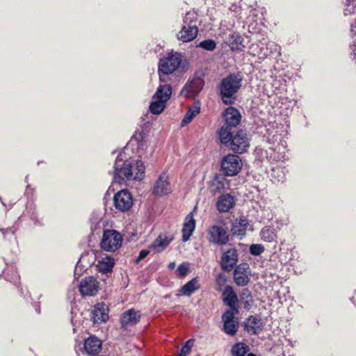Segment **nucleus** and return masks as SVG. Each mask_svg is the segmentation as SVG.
Wrapping results in <instances>:
<instances>
[{
	"label": "nucleus",
	"instance_id": "14",
	"mask_svg": "<svg viewBox=\"0 0 356 356\" xmlns=\"http://www.w3.org/2000/svg\"><path fill=\"white\" fill-rule=\"evenodd\" d=\"M171 191L172 188L168 181V175L165 172H163L156 181L152 193L157 196H163L168 195Z\"/></svg>",
	"mask_w": 356,
	"mask_h": 356
},
{
	"label": "nucleus",
	"instance_id": "45",
	"mask_svg": "<svg viewBox=\"0 0 356 356\" xmlns=\"http://www.w3.org/2000/svg\"><path fill=\"white\" fill-rule=\"evenodd\" d=\"M6 279L9 282H13L14 284L16 286L19 283V276L18 275L17 273L15 271H13V273L11 275H7Z\"/></svg>",
	"mask_w": 356,
	"mask_h": 356
},
{
	"label": "nucleus",
	"instance_id": "40",
	"mask_svg": "<svg viewBox=\"0 0 356 356\" xmlns=\"http://www.w3.org/2000/svg\"><path fill=\"white\" fill-rule=\"evenodd\" d=\"M266 134L264 136L267 137L269 142L275 143L278 140L280 136L278 135V131L277 130H275L274 129H273V130L266 129Z\"/></svg>",
	"mask_w": 356,
	"mask_h": 356
},
{
	"label": "nucleus",
	"instance_id": "36",
	"mask_svg": "<svg viewBox=\"0 0 356 356\" xmlns=\"http://www.w3.org/2000/svg\"><path fill=\"white\" fill-rule=\"evenodd\" d=\"M247 352L248 347L243 343H237L232 348V353L234 356H245Z\"/></svg>",
	"mask_w": 356,
	"mask_h": 356
},
{
	"label": "nucleus",
	"instance_id": "18",
	"mask_svg": "<svg viewBox=\"0 0 356 356\" xmlns=\"http://www.w3.org/2000/svg\"><path fill=\"white\" fill-rule=\"evenodd\" d=\"M204 84L203 79L200 77H194L191 81H188L181 90L182 94L187 97H194L197 95L202 90Z\"/></svg>",
	"mask_w": 356,
	"mask_h": 356
},
{
	"label": "nucleus",
	"instance_id": "48",
	"mask_svg": "<svg viewBox=\"0 0 356 356\" xmlns=\"http://www.w3.org/2000/svg\"><path fill=\"white\" fill-rule=\"evenodd\" d=\"M267 49H270V53H273V51H277L280 49V47L273 42H269L267 44Z\"/></svg>",
	"mask_w": 356,
	"mask_h": 356
},
{
	"label": "nucleus",
	"instance_id": "5",
	"mask_svg": "<svg viewBox=\"0 0 356 356\" xmlns=\"http://www.w3.org/2000/svg\"><path fill=\"white\" fill-rule=\"evenodd\" d=\"M122 243V236L115 229L104 230L100 246L106 252H113L118 250Z\"/></svg>",
	"mask_w": 356,
	"mask_h": 356
},
{
	"label": "nucleus",
	"instance_id": "34",
	"mask_svg": "<svg viewBox=\"0 0 356 356\" xmlns=\"http://www.w3.org/2000/svg\"><path fill=\"white\" fill-rule=\"evenodd\" d=\"M228 185L227 179L221 176L216 177L212 183L213 191L220 193Z\"/></svg>",
	"mask_w": 356,
	"mask_h": 356
},
{
	"label": "nucleus",
	"instance_id": "37",
	"mask_svg": "<svg viewBox=\"0 0 356 356\" xmlns=\"http://www.w3.org/2000/svg\"><path fill=\"white\" fill-rule=\"evenodd\" d=\"M197 47H201L207 51H213L216 47V43L211 39L204 40L197 45Z\"/></svg>",
	"mask_w": 356,
	"mask_h": 356
},
{
	"label": "nucleus",
	"instance_id": "31",
	"mask_svg": "<svg viewBox=\"0 0 356 356\" xmlns=\"http://www.w3.org/2000/svg\"><path fill=\"white\" fill-rule=\"evenodd\" d=\"M243 38L238 33L234 32L230 34L228 38L229 46L233 51L242 50L245 47L243 44Z\"/></svg>",
	"mask_w": 356,
	"mask_h": 356
},
{
	"label": "nucleus",
	"instance_id": "46",
	"mask_svg": "<svg viewBox=\"0 0 356 356\" xmlns=\"http://www.w3.org/2000/svg\"><path fill=\"white\" fill-rule=\"evenodd\" d=\"M149 254V250H142L136 259L135 260V263L138 264L141 260L145 259Z\"/></svg>",
	"mask_w": 356,
	"mask_h": 356
},
{
	"label": "nucleus",
	"instance_id": "53",
	"mask_svg": "<svg viewBox=\"0 0 356 356\" xmlns=\"http://www.w3.org/2000/svg\"><path fill=\"white\" fill-rule=\"evenodd\" d=\"M0 200H1V197H0ZM1 202L2 204H3V205H4V202H3L2 201H1Z\"/></svg>",
	"mask_w": 356,
	"mask_h": 356
},
{
	"label": "nucleus",
	"instance_id": "19",
	"mask_svg": "<svg viewBox=\"0 0 356 356\" xmlns=\"http://www.w3.org/2000/svg\"><path fill=\"white\" fill-rule=\"evenodd\" d=\"M172 236L166 234H161L150 245L149 249L154 252L159 253L163 252L173 241Z\"/></svg>",
	"mask_w": 356,
	"mask_h": 356
},
{
	"label": "nucleus",
	"instance_id": "4",
	"mask_svg": "<svg viewBox=\"0 0 356 356\" xmlns=\"http://www.w3.org/2000/svg\"><path fill=\"white\" fill-rule=\"evenodd\" d=\"M181 55L178 52L167 54L159 60L158 73L161 82L165 83L167 76L175 72L180 66Z\"/></svg>",
	"mask_w": 356,
	"mask_h": 356
},
{
	"label": "nucleus",
	"instance_id": "22",
	"mask_svg": "<svg viewBox=\"0 0 356 356\" xmlns=\"http://www.w3.org/2000/svg\"><path fill=\"white\" fill-rule=\"evenodd\" d=\"M102 346L101 340L95 336H91L85 340L84 350L87 354L95 355L100 351Z\"/></svg>",
	"mask_w": 356,
	"mask_h": 356
},
{
	"label": "nucleus",
	"instance_id": "44",
	"mask_svg": "<svg viewBox=\"0 0 356 356\" xmlns=\"http://www.w3.org/2000/svg\"><path fill=\"white\" fill-rule=\"evenodd\" d=\"M195 18V14L193 13L188 12L186 14L184 18V24H191Z\"/></svg>",
	"mask_w": 356,
	"mask_h": 356
},
{
	"label": "nucleus",
	"instance_id": "2",
	"mask_svg": "<svg viewBox=\"0 0 356 356\" xmlns=\"http://www.w3.org/2000/svg\"><path fill=\"white\" fill-rule=\"evenodd\" d=\"M243 78L240 74H230L223 78L218 86L219 95L222 102L226 105L235 103L236 95L242 86Z\"/></svg>",
	"mask_w": 356,
	"mask_h": 356
},
{
	"label": "nucleus",
	"instance_id": "17",
	"mask_svg": "<svg viewBox=\"0 0 356 356\" xmlns=\"http://www.w3.org/2000/svg\"><path fill=\"white\" fill-rule=\"evenodd\" d=\"M91 318L95 324L106 322L108 319V306L104 302L96 304L91 312Z\"/></svg>",
	"mask_w": 356,
	"mask_h": 356
},
{
	"label": "nucleus",
	"instance_id": "9",
	"mask_svg": "<svg viewBox=\"0 0 356 356\" xmlns=\"http://www.w3.org/2000/svg\"><path fill=\"white\" fill-rule=\"evenodd\" d=\"M207 238L211 243L222 245L229 241V235L222 227L213 225L207 229Z\"/></svg>",
	"mask_w": 356,
	"mask_h": 356
},
{
	"label": "nucleus",
	"instance_id": "41",
	"mask_svg": "<svg viewBox=\"0 0 356 356\" xmlns=\"http://www.w3.org/2000/svg\"><path fill=\"white\" fill-rule=\"evenodd\" d=\"M264 250V247L261 244H252L250 246V252L254 256L260 255Z\"/></svg>",
	"mask_w": 356,
	"mask_h": 356
},
{
	"label": "nucleus",
	"instance_id": "11",
	"mask_svg": "<svg viewBox=\"0 0 356 356\" xmlns=\"http://www.w3.org/2000/svg\"><path fill=\"white\" fill-rule=\"evenodd\" d=\"M235 313L232 311H225L222 315L224 332L230 336H234L238 331V322L235 318Z\"/></svg>",
	"mask_w": 356,
	"mask_h": 356
},
{
	"label": "nucleus",
	"instance_id": "10",
	"mask_svg": "<svg viewBox=\"0 0 356 356\" xmlns=\"http://www.w3.org/2000/svg\"><path fill=\"white\" fill-rule=\"evenodd\" d=\"M250 275L251 272L248 264H240L234 271V282L239 286H245L250 281Z\"/></svg>",
	"mask_w": 356,
	"mask_h": 356
},
{
	"label": "nucleus",
	"instance_id": "38",
	"mask_svg": "<svg viewBox=\"0 0 356 356\" xmlns=\"http://www.w3.org/2000/svg\"><path fill=\"white\" fill-rule=\"evenodd\" d=\"M343 13L345 15H350L356 13V4L354 0H346Z\"/></svg>",
	"mask_w": 356,
	"mask_h": 356
},
{
	"label": "nucleus",
	"instance_id": "8",
	"mask_svg": "<svg viewBox=\"0 0 356 356\" xmlns=\"http://www.w3.org/2000/svg\"><path fill=\"white\" fill-rule=\"evenodd\" d=\"M113 203L118 211L120 212L128 211L134 204L132 195L127 189L121 190L115 194Z\"/></svg>",
	"mask_w": 356,
	"mask_h": 356
},
{
	"label": "nucleus",
	"instance_id": "3",
	"mask_svg": "<svg viewBox=\"0 0 356 356\" xmlns=\"http://www.w3.org/2000/svg\"><path fill=\"white\" fill-rule=\"evenodd\" d=\"M224 124L220 128L218 135L222 144L229 140L230 132L236 128L241 120V115L238 109L233 106L227 108L223 113Z\"/></svg>",
	"mask_w": 356,
	"mask_h": 356
},
{
	"label": "nucleus",
	"instance_id": "20",
	"mask_svg": "<svg viewBox=\"0 0 356 356\" xmlns=\"http://www.w3.org/2000/svg\"><path fill=\"white\" fill-rule=\"evenodd\" d=\"M198 29L195 24H184L181 30L179 32L177 37L179 40L184 42L192 41L197 37Z\"/></svg>",
	"mask_w": 356,
	"mask_h": 356
},
{
	"label": "nucleus",
	"instance_id": "39",
	"mask_svg": "<svg viewBox=\"0 0 356 356\" xmlns=\"http://www.w3.org/2000/svg\"><path fill=\"white\" fill-rule=\"evenodd\" d=\"M193 345V341L192 339L187 341L179 351L178 356H186L188 355L191 351Z\"/></svg>",
	"mask_w": 356,
	"mask_h": 356
},
{
	"label": "nucleus",
	"instance_id": "27",
	"mask_svg": "<svg viewBox=\"0 0 356 356\" xmlns=\"http://www.w3.org/2000/svg\"><path fill=\"white\" fill-rule=\"evenodd\" d=\"M172 92V90L170 85L167 83L161 84L157 88V90L152 98H158L167 102L170 99Z\"/></svg>",
	"mask_w": 356,
	"mask_h": 356
},
{
	"label": "nucleus",
	"instance_id": "30",
	"mask_svg": "<svg viewBox=\"0 0 356 356\" xmlns=\"http://www.w3.org/2000/svg\"><path fill=\"white\" fill-rule=\"evenodd\" d=\"M200 112V103L199 102H195L193 105H192L186 115H184L183 120L181 122V127H185L188 124H189L193 119Z\"/></svg>",
	"mask_w": 356,
	"mask_h": 356
},
{
	"label": "nucleus",
	"instance_id": "43",
	"mask_svg": "<svg viewBox=\"0 0 356 356\" xmlns=\"http://www.w3.org/2000/svg\"><path fill=\"white\" fill-rule=\"evenodd\" d=\"M176 272L179 277H184L188 272V267L186 264H181L178 266Z\"/></svg>",
	"mask_w": 356,
	"mask_h": 356
},
{
	"label": "nucleus",
	"instance_id": "29",
	"mask_svg": "<svg viewBox=\"0 0 356 356\" xmlns=\"http://www.w3.org/2000/svg\"><path fill=\"white\" fill-rule=\"evenodd\" d=\"M199 288L200 284L198 283V280L197 277H195L181 286L179 289V294L185 296H190L196 290L199 289Z\"/></svg>",
	"mask_w": 356,
	"mask_h": 356
},
{
	"label": "nucleus",
	"instance_id": "21",
	"mask_svg": "<svg viewBox=\"0 0 356 356\" xmlns=\"http://www.w3.org/2000/svg\"><path fill=\"white\" fill-rule=\"evenodd\" d=\"M262 319L258 316H250L245 322V328L250 334H257L263 329Z\"/></svg>",
	"mask_w": 356,
	"mask_h": 356
},
{
	"label": "nucleus",
	"instance_id": "7",
	"mask_svg": "<svg viewBox=\"0 0 356 356\" xmlns=\"http://www.w3.org/2000/svg\"><path fill=\"white\" fill-rule=\"evenodd\" d=\"M242 165V161L238 156L229 154L222 159L220 168L225 175L234 176L241 171Z\"/></svg>",
	"mask_w": 356,
	"mask_h": 356
},
{
	"label": "nucleus",
	"instance_id": "24",
	"mask_svg": "<svg viewBox=\"0 0 356 356\" xmlns=\"http://www.w3.org/2000/svg\"><path fill=\"white\" fill-rule=\"evenodd\" d=\"M195 228V220L191 213L186 216L182 228V241L186 242L189 240Z\"/></svg>",
	"mask_w": 356,
	"mask_h": 356
},
{
	"label": "nucleus",
	"instance_id": "1",
	"mask_svg": "<svg viewBox=\"0 0 356 356\" xmlns=\"http://www.w3.org/2000/svg\"><path fill=\"white\" fill-rule=\"evenodd\" d=\"M113 168V181L120 184L130 180H141L145 176L143 161L125 159L122 154L117 156Z\"/></svg>",
	"mask_w": 356,
	"mask_h": 356
},
{
	"label": "nucleus",
	"instance_id": "47",
	"mask_svg": "<svg viewBox=\"0 0 356 356\" xmlns=\"http://www.w3.org/2000/svg\"><path fill=\"white\" fill-rule=\"evenodd\" d=\"M86 257V256H84V255H82L80 259L77 262V264L76 265V267H75V270H74V273L75 274H80L81 272L82 271V268L79 269V268H80L81 266H83L82 262H83V261L84 260V259Z\"/></svg>",
	"mask_w": 356,
	"mask_h": 356
},
{
	"label": "nucleus",
	"instance_id": "35",
	"mask_svg": "<svg viewBox=\"0 0 356 356\" xmlns=\"http://www.w3.org/2000/svg\"><path fill=\"white\" fill-rule=\"evenodd\" d=\"M240 298L246 309H249L252 303V295L248 289H243L240 293Z\"/></svg>",
	"mask_w": 356,
	"mask_h": 356
},
{
	"label": "nucleus",
	"instance_id": "32",
	"mask_svg": "<svg viewBox=\"0 0 356 356\" xmlns=\"http://www.w3.org/2000/svg\"><path fill=\"white\" fill-rule=\"evenodd\" d=\"M114 264L115 261L113 258L107 256L99 260L97 267L99 272L106 273L113 270Z\"/></svg>",
	"mask_w": 356,
	"mask_h": 356
},
{
	"label": "nucleus",
	"instance_id": "26",
	"mask_svg": "<svg viewBox=\"0 0 356 356\" xmlns=\"http://www.w3.org/2000/svg\"><path fill=\"white\" fill-rule=\"evenodd\" d=\"M259 236L263 241L272 243L277 241V230L273 226H264L259 232Z\"/></svg>",
	"mask_w": 356,
	"mask_h": 356
},
{
	"label": "nucleus",
	"instance_id": "28",
	"mask_svg": "<svg viewBox=\"0 0 356 356\" xmlns=\"http://www.w3.org/2000/svg\"><path fill=\"white\" fill-rule=\"evenodd\" d=\"M248 222L245 218H240L232 223V232L234 235L244 236L245 234Z\"/></svg>",
	"mask_w": 356,
	"mask_h": 356
},
{
	"label": "nucleus",
	"instance_id": "49",
	"mask_svg": "<svg viewBox=\"0 0 356 356\" xmlns=\"http://www.w3.org/2000/svg\"><path fill=\"white\" fill-rule=\"evenodd\" d=\"M0 231L1 232L3 236H5L8 232H10L13 235L17 231V228L15 227H13L11 228L1 229Z\"/></svg>",
	"mask_w": 356,
	"mask_h": 356
},
{
	"label": "nucleus",
	"instance_id": "23",
	"mask_svg": "<svg viewBox=\"0 0 356 356\" xmlns=\"http://www.w3.org/2000/svg\"><path fill=\"white\" fill-rule=\"evenodd\" d=\"M234 199L231 195H222L217 201V209L221 213L228 212L234 207Z\"/></svg>",
	"mask_w": 356,
	"mask_h": 356
},
{
	"label": "nucleus",
	"instance_id": "33",
	"mask_svg": "<svg viewBox=\"0 0 356 356\" xmlns=\"http://www.w3.org/2000/svg\"><path fill=\"white\" fill-rule=\"evenodd\" d=\"M152 99L153 101L151 102L149 107V111L153 114L159 115L163 112L166 106L167 102L158 98Z\"/></svg>",
	"mask_w": 356,
	"mask_h": 356
},
{
	"label": "nucleus",
	"instance_id": "15",
	"mask_svg": "<svg viewBox=\"0 0 356 356\" xmlns=\"http://www.w3.org/2000/svg\"><path fill=\"white\" fill-rule=\"evenodd\" d=\"M222 297L224 304L230 308V309H227V311H232L235 313H238L237 307L238 298L232 286L227 285L225 286L222 293Z\"/></svg>",
	"mask_w": 356,
	"mask_h": 356
},
{
	"label": "nucleus",
	"instance_id": "16",
	"mask_svg": "<svg viewBox=\"0 0 356 356\" xmlns=\"http://www.w3.org/2000/svg\"><path fill=\"white\" fill-rule=\"evenodd\" d=\"M141 318L140 311L134 309H130L123 312L120 317V324L122 328L127 330L129 327L136 325Z\"/></svg>",
	"mask_w": 356,
	"mask_h": 356
},
{
	"label": "nucleus",
	"instance_id": "25",
	"mask_svg": "<svg viewBox=\"0 0 356 356\" xmlns=\"http://www.w3.org/2000/svg\"><path fill=\"white\" fill-rule=\"evenodd\" d=\"M28 216L35 225L41 226L42 225V219L38 217L36 212V207L33 202H28L25 211L23 212L18 220L23 216Z\"/></svg>",
	"mask_w": 356,
	"mask_h": 356
},
{
	"label": "nucleus",
	"instance_id": "6",
	"mask_svg": "<svg viewBox=\"0 0 356 356\" xmlns=\"http://www.w3.org/2000/svg\"><path fill=\"white\" fill-rule=\"evenodd\" d=\"M229 138V140L225 145H228L234 152L242 154L247 151L250 139L245 130L240 129L234 136L232 131Z\"/></svg>",
	"mask_w": 356,
	"mask_h": 356
},
{
	"label": "nucleus",
	"instance_id": "13",
	"mask_svg": "<svg viewBox=\"0 0 356 356\" xmlns=\"http://www.w3.org/2000/svg\"><path fill=\"white\" fill-rule=\"evenodd\" d=\"M98 289L99 283L92 276L83 279L79 285V289L82 296H94L97 294Z\"/></svg>",
	"mask_w": 356,
	"mask_h": 356
},
{
	"label": "nucleus",
	"instance_id": "12",
	"mask_svg": "<svg viewBox=\"0 0 356 356\" xmlns=\"http://www.w3.org/2000/svg\"><path fill=\"white\" fill-rule=\"evenodd\" d=\"M238 257L237 250L234 248H230L223 252L220 261L222 270L232 271L238 262Z\"/></svg>",
	"mask_w": 356,
	"mask_h": 356
},
{
	"label": "nucleus",
	"instance_id": "52",
	"mask_svg": "<svg viewBox=\"0 0 356 356\" xmlns=\"http://www.w3.org/2000/svg\"><path fill=\"white\" fill-rule=\"evenodd\" d=\"M247 356H257V355L255 354H254V353H248L247 355Z\"/></svg>",
	"mask_w": 356,
	"mask_h": 356
},
{
	"label": "nucleus",
	"instance_id": "50",
	"mask_svg": "<svg viewBox=\"0 0 356 356\" xmlns=\"http://www.w3.org/2000/svg\"><path fill=\"white\" fill-rule=\"evenodd\" d=\"M225 281H226V278L223 273H220L218 275V276L216 277V282L219 284H224L225 282Z\"/></svg>",
	"mask_w": 356,
	"mask_h": 356
},
{
	"label": "nucleus",
	"instance_id": "51",
	"mask_svg": "<svg viewBox=\"0 0 356 356\" xmlns=\"http://www.w3.org/2000/svg\"><path fill=\"white\" fill-rule=\"evenodd\" d=\"M176 266V263L175 261H172L168 264V268L170 270H173Z\"/></svg>",
	"mask_w": 356,
	"mask_h": 356
},
{
	"label": "nucleus",
	"instance_id": "42",
	"mask_svg": "<svg viewBox=\"0 0 356 356\" xmlns=\"http://www.w3.org/2000/svg\"><path fill=\"white\" fill-rule=\"evenodd\" d=\"M271 176L274 178L277 177V181L283 182L285 179V175L283 172V170L280 167H277L273 169V172Z\"/></svg>",
	"mask_w": 356,
	"mask_h": 356
}]
</instances>
